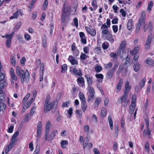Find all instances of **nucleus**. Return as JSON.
<instances>
[{"mask_svg": "<svg viewBox=\"0 0 154 154\" xmlns=\"http://www.w3.org/2000/svg\"><path fill=\"white\" fill-rule=\"evenodd\" d=\"M133 19H131L128 20L127 24V27L128 30H130L132 28Z\"/></svg>", "mask_w": 154, "mask_h": 154, "instance_id": "aec40b11", "label": "nucleus"}, {"mask_svg": "<svg viewBox=\"0 0 154 154\" xmlns=\"http://www.w3.org/2000/svg\"><path fill=\"white\" fill-rule=\"evenodd\" d=\"M31 118L29 117V114H27L26 115L25 118L24 119V120L25 122H26L28 121Z\"/></svg>", "mask_w": 154, "mask_h": 154, "instance_id": "bf43d9fd", "label": "nucleus"}, {"mask_svg": "<svg viewBox=\"0 0 154 154\" xmlns=\"http://www.w3.org/2000/svg\"><path fill=\"white\" fill-rule=\"evenodd\" d=\"M21 24V22H19L18 23L16 26L14 28L13 30L14 31L13 32H15L20 27Z\"/></svg>", "mask_w": 154, "mask_h": 154, "instance_id": "4c0bfd02", "label": "nucleus"}, {"mask_svg": "<svg viewBox=\"0 0 154 154\" xmlns=\"http://www.w3.org/2000/svg\"><path fill=\"white\" fill-rule=\"evenodd\" d=\"M146 78L144 77L143 79V80L141 81L140 83V88H142L143 86H144L145 83L146 82Z\"/></svg>", "mask_w": 154, "mask_h": 154, "instance_id": "c9c22d12", "label": "nucleus"}, {"mask_svg": "<svg viewBox=\"0 0 154 154\" xmlns=\"http://www.w3.org/2000/svg\"><path fill=\"white\" fill-rule=\"evenodd\" d=\"M145 148L147 151L148 152L149 148V143L148 141H146L145 146Z\"/></svg>", "mask_w": 154, "mask_h": 154, "instance_id": "4d7b16f0", "label": "nucleus"}, {"mask_svg": "<svg viewBox=\"0 0 154 154\" xmlns=\"http://www.w3.org/2000/svg\"><path fill=\"white\" fill-rule=\"evenodd\" d=\"M114 136L117 137L119 132V127L117 125H115L114 126Z\"/></svg>", "mask_w": 154, "mask_h": 154, "instance_id": "bb28decb", "label": "nucleus"}, {"mask_svg": "<svg viewBox=\"0 0 154 154\" xmlns=\"http://www.w3.org/2000/svg\"><path fill=\"white\" fill-rule=\"evenodd\" d=\"M94 93H89V95L88 96V101L90 102L91 99L94 98Z\"/></svg>", "mask_w": 154, "mask_h": 154, "instance_id": "ea45409f", "label": "nucleus"}, {"mask_svg": "<svg viewBox=\"0 0 154 154\" xmlns=\"http://www.w3.org/2000/svg\"><path fill=\"white\" fill-rule=\"evenodd\" d=\"M69 103V101L64 102L62 104V106L63 107H66L68 106V104Z\"/></svg>", "mask_w": 154, "mask_h": 154, "instance_id": "e2e57ef3", "label": "nucleus"}, {"mask_svg": "<svg viewBox=\"0 0 154 154\" xmlns=\"http://www.w3.org/2000/svg\"><path fill=\"white\" fill-rule=\"evenodd\" d=\"M77 80L78 82L81 84L85 82L84 79L83 77H80L78 78Z\"/></svg>", "mask_w": 154, "mask_h": 154, "instance_id": "c03bdc74", "label": "nucleus"}, {"mask_svg": "<svg viewBox=\"0 0 154 154\" xmlns=\"http://www.w3.org/2000/svg\"><path fill=\"white\" fill-rule=\"evenodd\" d=\"M89 86L88 91L89 93H94V88L91 86Z\"/></svg>", "mask_w": 154, "mask_h": 154, "instance_id": "864d4df0", "label": "nucleus"}, {"mask_svg": "<svg viewBox=\"0 0 154 154\" xmlns=\"http://www.w3.org/2000/svg\"><path fill=\"white\" fill-rule=\"evenodd\" d=\"M108 119L109 120L110 128L112 130L113 129V123L111 116H109L108 117Z\"/></svg>", "mask_w": 154, "mask_h": 154, "instance_id": "412c9836", "label": "nucleus"}, {"mask_svg": "<svg viewBox=\"0 0 154 154\" xmlns=\"http://www.w3.org/2000/svg\"><path fill=\"white\" fill-rule=\"evenodd\" d=\"M126 45V42L125 41L122 42L120 45L119 49L117 50L118 51H119L123 55L125 54H126V53L125 52Z\"/></svg>", "mask_w": 154, "mask_h": 154, "instance_id": "423d86ee", "label": "nucleus"}, {"mask_svg": "<svg viewBox=\"0 0 154 154\" xmlns=\"http://www.w3.org/2000/svg\"><path fill=\"white\" fill-rule=\"evenodd\" d=\"M106 109L104 108H102L101 111V115L102 116L104 117L106 115Z\"/></svg>", "mask_w": 154, "mask_h": 154, "instance_id": "72a5a7b5", "label": "nucleus"}, {"mask_svg": "<svg viewBox=\"0 0 154 154\" xmlns=\"http://www.w3.org/2000/svg\"><path fill=\"white\" fill-rule=\"evenodd\" d=\"M145 20L142 18H140L138 20V25L141 26L142 25H145Z\"/></svg>", "mask_w": 154, "mask_h": 154, "instance_id": "473e14b6", "label": "nucleus"}, {"mask_svg": "<svg viewBox=\"0 0 154 154\" xmlns=\"http://www.w3.org/2000/svg\"><path fill=\"white\" fill-rule=\"evenodd\" d=\"M87 57V56L84 53H82L80 55V58L82 60H85Z\"/></svg>", "mask_w": 154, "mask_h": 154, "instance_id": "052dcab7", "label": "nucleus"}, {"mask_svg": "<svg viewBox=\"0 0 154 154\" xmlns=\"http://www.w3.org/2000/svg\"><path fill=\"white\" fill-rule=\"evenodd\" d=\"M48 104L47 99L46 100L45 104V108L44 111L45 112H48L50 111L53 108L54 104L53 103H51L49 104Z\"/></svg>", "mask_w": 154, "mask_h": 154, "instance_id": "39448f33", "label": "nucleus"}, {"mask_svg": "<svg viewBox=\"0 0 154 154\" xmlns=\"http://www.w3.org/2000/svg\"><path fill=\"white\" fill-rule=\"evenodd\" d=\"M83 51L85 54H88L89 51V47H84L83 48Z\"/></svg>", "mask_w": 154, "mask_h": 154, "instance_id": "5fc2aeb1", "label": "nucleus"}, {"mask_svg": "<svg viewBox=\"0 0 154 154\" xmlns=\"http://www.w3.org/2000/svg\"><path fill=\"white\" fill-rule=\"evenodd\" d=\"M11 64L14 65L15 64V59L14 56H11Z\"/></svg>", "mask_w": 154, "mask_h": 154, "instance_id": "6e6d98bb", "label": "nucleus"}, {"mask_svg": "<svg viewBox=\"0 0 154 154\" xmlns=\"http://www.w3.org/2000/svg\"><path fill=\"white\" fill-rule=\"evenodd\" d=\"M123 80L122 79H121L118 83L117 86V92L120 91L121 89L122 86L123 85Z\"/></svg>", "mask_w": 154, "mask_h": 154, "instance_id": "6ab92c4d", "label": "nucleus"}, {"mask_svg": "<svg viewBox=\"0 0 154 154\" xmlns=\"http://www.w3.org/2000/svg\"><path fill=\"white\" fill-rule=\"evenodd\" d=\"M136 97L135 95H133L131 100V104H136Z\"/></svg>", "mask_w": 154, "mask_h": 154, "instance_id": "3c124183", "label": "nucleus"}, {"mask_svg": "<svg viewBox=\"0 0 154 154\" xmlns=\"http://www.w3.org/2000/svg\"><path fill=\"white\" fill-rule=\"evenodd\" d=\"M85 77L86 79L88 86H91L93 83V81L92 80V78L91 77L90 75L88 74H86Z\"/></svg>", "mask_w": 154, "mask_h": 154, "instance_id": "dca6fc26", "label": "nucleus"}, {"mask_svg": "<svg viewBox=\"0 0 154 154\" xmlns=\"http://www.w3.org/2000/svg\"><path fill=\"white\" fill-rule=\"evenodd\" d=\"M87 106V104L86 101L81 102V108L83 112L85 111L86 109Z\"/></svg>", "mask_w": 154, "mask_h": 154, "instance_id": "b1692460", "label": "nucleus"}, {"mask_svg": "<svg viewBox=\"0 0 154 154\" xmlns=\"http://www.w3.org/2000/svg\"><path fill=\"white\" fill-rule=\"evenodd\" d=\"M97 2L96 0H93L92 2V5L93 6L94 8L95 9H96L97 8Z\"/></svg>", "mask_w": 154, "mask_h": 154, "instance_id": "09e8293b", "label": "nucleus"}, {"mask_svg": "<svg viewBox=\"0 0 154 154\" xmlns=\"http://www.w3.org/2000/svg\"><path fill=\"white\" fill-rule=\"evenodd\" d=\"M92 119L94 122H97V118L96 116L95 115L93 114V115Z\"/></svg>", "mask_w": 154, "mask_h": 154, "instance_id": "774afa93", "label": "nucleus"}, {"mask_svg": "<svg viewBox=\"0 0 154 154\" xmlns=\"http://www.w3.org/2000/svg\"><path fill=\"white\" fill-rule=\"evenodd\" d=\"M119 55L120 57L122 58L123 57V55L119 51L117 50L116 53L112 52L110 54V56L111 57L113 58L114 59H117L118 57V56Z\"/></svg>", "mask_w": 154, "mask_h": 154, "instance_id": "9b49d317", "label": "nucleus"}, {"mask_svg": "<svg viewBox=\"0 0 154 154\" xmlns=\"http://www.w3.org/2000/svg\"><path fill=\"white\" fill-rule=\"evenodd\" d=\"M16 69L17 74L20 77L25 73L23 69L19 66H17Z\"/></svg>", "mask_w": 154, "mask_h": 154, "instance_id": "2eb2a0df", "label": "nucleus"}, {"mask_svg": "<svg viewBox=\"0 0 154 154\" xmlns=\"http://www.w3.org/2000/svg\"><path fill=\"white\" fill-rule=\"evenodd\" d=\"M73 111V109L72 107H70L69 109L67 110V113L68 114V116L69 117H70L72 114V112Z\"/></svg>", "mask_w": 154, "mask_h": 154, "instance_id": "58836bf2", "label": "nucleus"}, {"mask_svg": "<svg viewBox=\"0 0 154 154\" xmlns=\"http://www.w3.org/2000/svg\"><path fill=\"white\" fill-rule=\"evenodd\" d=\"M140 66L139 63L135 64L133 66L134 71L135 72L138 71L140 69Z\"/></svg>", "mask_w": 154, "mask_h": 154, "instance_id": "a878e982", "label": "nucleus"}, {"mask_svg": "<svg viewBox=\"0 0 154 154\" xmlns=\"http://www.w3.org/2000/svg\"><path fill=\"white\" fill-rule=\"evenodd\" d=\"M75 113L79 116V117H81V116L82 114V112L81 110H76L75 111Z\"/></svg>", "mask_w": 154, "mask_h": 154, "instance_id": "8fccbe9b", "label": "nucleus"}, {"mask_svg": "<svg viewBox=\"0 0 154 154\" xmlns=\"http://www.w3.org/2000/svg\"><path fill=\"white\" fill-rule=\"evenodd\" d=\"M40 152V148L39 146L38 145H36L35 151L34 152V154H39Z\"/></svg>", "mask_w": 154, "mask_h": 154, "instance_id": "a19ab883", "label": "nucleus"}, {"mask_svg": "<svg viewBox=\"0 0 154 154\" xmlns=\"http://www.w3.org/2000/svg\"><path fill=\"white\" fill-rule=\"evenodd\" d=\"M67 69V66L66 64H63L62 67L61 72H64L66 71Z\"/></svg>", "mask_w": 154, "mask_h": 154, "instance_id": "49530a36", "label": "nucleus"}, {"mask_svg": "<svg viewBox=\"0 0 154 154\" xmlns=\"http://www.w3.org/2000/svg\"><path fill=\"white\" fill-rule=\"evenodd\" d=\"M114 72V71L112 69L107 73V78L108 79H110L112 77Z\"/></svg>", "mask_w": 154, "mask_h": 154, "instance_id": "cd10ccee", "label": "nucleus"}, {"mask_svg": "<svg viewBox=\"0 0 154 154\" xmlns=\"http://www.w3.org/2000/svg\"><path fill=\"white\" fill-rule=\"evenodd\" d=\"M33 98H32L30 100H29L27 103V104L26 106H25L26 107V108H29L31 104L33 102Z\"/></svg>", "mask_w": 154, "mask_h": 154, "instance_id": "e433bc0d", "label": "nucleus"}, {"mask_svg": "<svg viewBox=\"0 0 154 154\" xmlns=\"http://www.w3.org/2000/svg\"><path fill=\"white\" fill-rule=\"evenodd\" d=\"M102 69L101 66H96L95 68V71L97 72H100L102 70Z\"/></svg>", "mask_w": 154, "mask_h": 154, "instance_id": "603ef678", "label": "nucleus"}, {"mask_svg": "<svg viewBox=\"0 0 154 154\" xmlns=\"http://www.w3.org/2000/svg\"><path fill=\"white\" fill-rule=\"evenodd\" d=\"M68 144V142L67 140H63L61 143V147L63 149L66 148V146Z\"/></svg>", "mask_w": 154, "mask_h": 154, "instance_id": "393cba45", "label": "nucleus"}, {"mask_svg": "<svg viewBox=\"0 0 154 154\" xmlns=\"http://www.w3.org/2000/svg\"><path fill=\"white\" fill-rule=\"evenodd\" d=\"M6 107L5 104L3 103H0V111L4 110Z\"/></svg>", "mask_w": 154, "mask_h": 154, "instance_id": "de8ad7c7", "label": "nucleus"}, {"mask_svg": "<svg viewBox=\"0 0 154 154\" xmlns=\"http://www.w3.org/2000/svg\"><path fill=\"white\" fill-rule=\"evenodd\" d=\"M68 10V8H67V7L65 6V4H64L61 17V21L63 22H64L65 21V18L66 16Z\"/></svg>", "mask_w": 154, "mask_h": 154, "instance_id": "6e6552de", "label": "nucleus"}, {"mask_svg": "<svg viewBox=\"0 0 154 154\" xmlns=\"http://www.w3.org/2000/svg\"><path fill=\"white\" fill-rule=\"evenodd\" d=\"M106 39L109 41L111 43H113L114 41V40L112 37V35L110 33L108 34L106 36Z\"/></svg>", "mask_w": 154, "mask_h": 154, "instance_id": "4be33fe9", "label": "nucleus"}, {"mask_svg": "<svg viewBox=\"0 0 154 154\" xmlns=\"http://www.w3.org/2000/svg\"><path fill=\"white\" fill-rule=\"evenodd\" d=\"M109 45V44L107 43L104 42L102 44V47L104 50H106L108 48Z\"/></svg>", "mask_w": 154, "mask_h": 154, "instance_id": "79ce46f5", "label": "nucleus"}, {"mask_svg": "<svg viewBox=\"0 0 154 154\" xmlns=\"http://www.w3.org/2000/svg\"><path fill=\"white\" fill-rule=\"evenodd\" d=\"M128 94L126 93H124L123 95L118 100V102L119 103L123 104L124 106H126L128 104L129 100L127 99Z\"/></svg>", "mask_w": 154, "mask_h": 154, "instance_id": "f257e3e1", "label": "nucleus"}, {"mask_svg": "<svg viewBox=\"0 0 154 154\" xmlns=\"http://www.w3.org/2000/svg\"><path fill=\"white\" fill-rule=\"evenodd\" d=\"M125 90L124 93L128 94L129 91L131 89V87L129 85V82L128 81L126 82H125Z\"/></svg>", "mask_w": 154, "mask_h": 154, "instance_id": "a211bd4d", "label": "nucleus"}, {"mask_svg": "<svg viewBox=\"0 0 154 154\" xmlns=\"http://www.w3.org/2000/svg\"><path fill=\"white\" fill-rule=\"evenodd\" d=\"M58 134L57 131L54 130L50 134L49 136H45V140L48 141L52 140L54 138V136Z\"/></svg>", "mask_w": 154, "mask_h": 154, "instance_id": "1a4fd4ad", "label": "nucleus"}, {"mask_svg": "<svg viewBox=\"0 0 154 154\" xmlns=\"http://www.w3.org/2000/svg\"><path fill=\"white\" fill-rule=\"evenodd\" d=\"M51 127V125L50 121L46 122L45 124V136H47L48 135L49 132V130Z\"/></svg>", "mask_w": 154, "mask_h": 154, "instance_id": "9d476101", "label": "nucleus"}, {"mask_svg": "<svg viewBox=\"0 0 154 154\" xmlns=\"http://www.w3.org/2000/svg\"><path fill=\"white\" fill-rule=\"evenodd\" d=\"M120 12L121 13L123 17H125L126 15L125 11L123 9H121L120 11Z\"/></svg>", "mask_w": 154, "mask_h": 154, "instance_id": "338daca9", "label": "nucleus"}, {"mask_svg": "<svg viewBox=\"0 0 154 154\" xmlns=\"http://www.w3.org/2000/svg\"><path fill=\"white\" fill-rule=\"evenodd\" d=\"M19 15L22 16L23 15L22 12L20 10H17L15 13L13 14L12 16L10 18V19H17Z\"/></svg>", "mask_w": 154, "mask_h": 154, "instance_id": "f8f14e48", "label": "nucleus"}, {"mask_svg": "<svg viewBox=\"0 0 154 154\" xmlns=\"http://www.w3.org/2000/svg\"><path fill=\"white\" fill-rule=\"evenodd\" d=\"M14 34V32H12L10 34H8L5 36L6 38L7 39L6 44L7 47L10 48L11 46V44L12 37Z\"/></svg>", "mask_w": 154, "mask_h": 154, "instance_id": "20e7f679", "label": "nucleus"}, {"mask_svg": "<svg viewBox=\"0 0 154 154\" xmlns=\"http://www.w3.org/2000/svg\"><path fill=\"white\" fill-rule=\"evenodd\" d=\"M153 2L152 1H150L148 3L147 8V11L149 12H150L151 11L152 8L153 6Z\"/></svg>", "mask_w": 154, "mask_h": 154, "instance_id": "5701e85b", "label": "nucleus"}, {"mask_svg": "<svg viewBox=\"0 0 154 154\" xmlns=\"http://www.w3.org/2000/svg\"><path fill=\"white\" fill-rule=\"evenodd\" d=\"M79 97L82 102L85 101V98L83 93L80 92L79 94Z\"/></svg>", "mask_w": 154, "mask_h": 154, "instance_id": "c85d7f7f", "label": "nucleus"}, {"mask_svg": "<svg viewBox=\"0 0 154 154\" xmlns=\"http://www.w3.org/2000/svg\"><path fill=\"white\" fill-rule=\"evenodd\" d=\"M13 147V146L10 145V144H9L5 149V153L6 154L8 153V152Z\"/></svg>", "mask_w": 154, "mask_h": 154, "instance_id": "7c9ffc66", "label": "nucleus"}, {"mask_svg": "<svg viewBox=\"0 0 154 154\" xmlns=\"http://www.w3.org/2000/svg\"><path fill=\"white\" fill-rule=\"evenodd\" d=\"M42 130V125L41 122H39L37 126V140H39V138L41 134V132Z\"/></svg>", "mask_w": 154, "mask_h": 154, "instance_id": "0eeeda50", "label": "nucleus"}, {"mask_svg": "<svg viewBox=\"0 0 154 154\" xmlns=\"http://www.w3.org/2000/svg\"><path fill=\"white\" fill-rule=\"evenodd\" d=\"M152 39V35L150 34L148 35L144 44V48L145 50H147L150 48Z\"/></svg>", "mask_w": 154, "mask_h": 154, "instance_id": "7ed1b4c3", "label": "nucleus"}, {"mask_svg": "<svg viewBox=\"0 0 154 154\" xmlns=\"http://www.w3.org/2000/svg\"><path fill=\"white\" fill-rule=\"evenodd\" d=\"M118 19L116 17L113 19L112 21V23L113 24H116L118 23Z\"/></svg>", "mask_w": 154, "mask_h": 154, "instance_id": "69168bd1", "label": "nucleus"}, {"mask_svg": "<svg viewBox=\"0 0 154 154\" xmlns=\"http://www.w3.org/2000/svg\"><path fill=\"white\" fill-rule=\"evenodd\" d=\"M68 60L72 65H77L78 64V61L75 60L72 56L70 55L69 56L68 58Z\"/></svg>", "mask_w": 154, "mask_h": 154, "instance_id": "f3484780", "label": "nucleus"}, {"mask_svg": "<svg viewBox=\"0 0 154 154\" xmlns=\"http://www.w3.org/2000/svg\"><path fill=\"white\" fill-rule=\"evenodd\" d=\"M30 96V94L29 93L27 94L25 97H24L23 100L22 102L23 103L25 102L26 100L28 99L29 98Z\"/></svg>", "mask_w": 154, "mask_h": 154, "instance_id": "a18cd8bd", "label": "nucleus"}, {"mask_svg": "<svg viewBox=\"0 0 154 154\" xmlns=\"http://www.w3.org/2000/svg\"><path fill=\"white\" fill-rule=\"evenodd\" d=\"M101 101V99L100 97H97V98L95 102V107H97L100 104V101Z\"/></svg>", "mask_w": 154, "mask_h": 154, "instance_id": "c756f323", "label": "nucleus"}, {"mask_svg": "<svg viewBox=\"0 0 154 154\" xmlns=\"http://www.w3.org/2000/svg\"><path fill=\"white\" fill-rule=\"evenodd\" d=\"M16 142V138L12 137L11 142H10V144L13 146H14V143Z\"/></svg>", "mask_w": 154, "mask_h": 154, "instance_id": "0e129e2a", "label": "nucleus"}, {"mask_svg": "<svg viewBox=\"0 0 154 154\" xmlns=\"http://www.w3.org/2000/svg\"><path fill=\"white\" fill-rule=\"evenodd\" d=\"M35 106H33L31 109L30 112V115L31 116H33L35 113Z\"/></svg>", "mask_w": 154, "mask_h": 154, "instance_id": "37998d69", "label": "nucleus"}, {"mask_svg": "<svg viewBox=\"0 0 154 154\" xmlns=\"http://www.w3.org/2000/svg\"><path fill=\"white\" fill-rule=\"evenodd\" d=\"M95 76L97 78H100L101 79H103V76L102 74H96Z\"/></svg>", "mask_w": 154, "mask_h": 154, "instance_id": "13d9d810", "label": "nucleus"}, {"mask_svg": "<svg viewBox=\"0 0 154 154\" xmlns=\"http://www.w3.org/2000/svg\"><path fill=\"white\" fill-rule=\"evenodd\" d=\"M20 77L21 82L23 84H26L29 80L30 75L27 70L25 71V73Z\"/></svg>", "mask_w": 154, "mask_h": 154, "instance_id": "f03ea898", "label": "nucleus"}, {"mask_svg": "<svg viewBox=\"0 0 154 154\" xmlns=\"http://www.w3.org/2000/svg\"><path fill=\"white\" fill-rule=\"evenodd\" d=\"M113 31L114 33H116L118 30V26L116 25H113L112 26Z\"/></svg>", "mask_w": 154, "mask_h": 154, "instance_id": "680f3d73", "label": "nucleus"}, {"mask_svg": "<svg viewBox=\"0 0 154 154\" xmlns=\"http://www.w3.org/2000/svg\"><path fill=\"white\" fill-rule=\"evenodd\" d=\"M140 48V45H137L134 48V49L130 51V53L132 55L136 54L137 53Z\"/></svg>", "mask_w": 154, "mask_h": 154, "instance_id": "4468645a", "label": "nucleus"}, {"mask_svg": "<svg viewBox=\"0 0 154 154\" xmlns=\"http://www.w3.org/2000/svg\"><path fill=\"white\" fill-rule=\"evenodd\" d=\"M146 63L152 66L154 65V61L150 59H148L146 60Z\"/></svg>", "mask_w": 154, "mask_h": 154, "instance_id": "2f4dec72", "label": "nucleus"}, {"mask_svg": "<svg viewBox=\"0 0 154 154\" xmlns=\"http://www.w3.org/2000/svg\"><path fill=\"white\" fill-rule=\"evenodd\" d=\"M44 69V64L43 63H42L41 64V66L40 67V74H43Z\"/></svg>", "mask_w": 154, "mask_h": 154, "instance_id": "f704fd0d", "label": "nucleus"}, {"mask_svg": "<svg viewBox=\"0 0 154 154\" xmlns=\"http://www.w3.org/2000/svg\"><path fill=\"white\" fill-rule=\"evenodd\" d=\"M85 29L87 32L92 36H95L96 35V32L95 30L87 26L85 27Z\"/></svg>", "mask_w": 154, "mask_h": 154, "instance_id": "ddd939ff", "label": "nucleus"}]
</instances>
